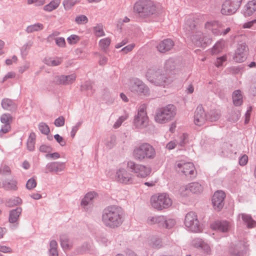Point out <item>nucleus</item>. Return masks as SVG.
Listing matches in <instances>:
<instances>
[{"instance_id":"obj_61","label":"nucleus","mask_w":256,"mask_h":256,"mask_svg":"<svg viewBox=\"0 0 256 256\" xmlns=\"http://www.w3.org/2000/svg\"><path fill=\"white\" fill-rule=\"evenodd\" d=\"M56 170L55 172L56 174H58V172H62L64 168V162H57V166H56Z\"/></svg>"},{"instance_id":"obj_30","label":"nucleus","mask_w":256,"mask_h":256,"mask_svg":"<svg viewBox=\"0 0 256 256\" xmlns=\"http://www.w3.org/2000/svg\"><path fill=\"white\" fill-rule=\"evenodd\" d=\"M36 134L32 132L30 134L27 141V148L30 151H33L34 150L36 140Z\"/></svg>"},{"instance_id":"obj_57","label":"nucleus","mask_w":256,"mask_h":256,"mask_svg":"<svg viewBox=\"0 0 256 256\" xmlns=\"http://www.w3.org/2000/svg\"><path fill=\"white\" fill-rule=\"evenodd\" d=\"M57 166V162H53L49 163L46 166V170L50 172H54L56 170V166Z\"/></svg>"},{"instance_id":"obj_18","label":"nucleus","mask_w":256,"mask_h":256,"mask_svg":"<svg viewBox=\"0 0 256 256\" xmlns=\"http://www.w3.org/2000/svg\"><path fill=\"white\" fill-rule=\"evenodd\" d=\"M76 76L73 74L70 75H60L54 77V82L58 85H68L73 83L76 80Z\"/></svg>"},{"instance_id":"obj_36","label":"nucleus","mask_w":256,"mask_h":256,"mask_svg":"<svg viewBox=\"0 0 256 256\" xmlns=\"http://www.w3.org/2000/svg\"><path fill=\"white\" fill-rule=\"evenodd\" d=\"M81 90L88 92V94H92L94 90L92 88V83L90 82L86 81L81 86Z\"/></svg>"},{"instance_id":"obj_60","label":"nucleus","mask_w":256,"mask_h":256,"mask_svg":"<svg viewBox=\"0 0 256 256\" xmlns=\"http://www.w3.org/2000/svg\"><path fill=\"white\" fill-rule=\"evenodd\" d=\"M226 60V57L225 56H220L217 58L215 62V65L216 67H220L222 65V63Z\"/></svg>"},{"instance_id":"obj_34","label":"nucleus","mask_w":256,"mask_h":256,"mask_svg":"<svg viewBox=\"0 0 256 256\" xmlns=\"http://www.w3.org/2000/svg\"><path fill=\"white\" fill-rule=\"evenodd\" d=\"M96 196V194L94 192H88L82 200V205L84 206H87Z\"/></svg>"},{"instance_id":"obj_33","label":"nucleus","mask_w":256,"mask_h":256,"mask_svg":"<svg viewBox=\"0 0 256 256\" xmlns=\"http://www.w3.org/2000/svg\"><path fill=\"white\" fill-rule=\"evenodd\" d=\"M44 28V26L42 24L40 23H37L35 24H32L30 26H28L26 30V31L28 33H32L34 32H38L40 30H42Z\"/></svg>"},{"instance_id":"obj_16","label":"nucleus","mask_w":256,"mask_h":256,"mask_svg":"<svg viewBox=\"0 0 256 256\" xmlns=\"http://www.w3.org/2000/svg\"><path fill=\"white\" fill-rule=\"evenodd\" d=\"M0 120L1 122L4 124L0 130V137H2L4 134L8 132L10 130V124L12 122V117L10 114H4L0 116Z\"/></svg>"},{"instance_id":"obj_7","label":"nucleus","mask_w":256,"mask_h":256,"mask_svg":"<svg viewBox=\"0 0 256 256\" xmlns=\"http://www.w3.org/2000/svg\"><path fill=\"white\" fill-rule=\"evenodd\" d=\"M151 206L157 210L170 208L172 204V201L169 195L166 193H160L152 195L150 199Z\"/></svg>"},{"instance_id":"obj_39","label":"nucleus","mask_w":256,"mask_h":256,"mask_svg":"<svg viewBox=\"0 0 256 256\" xmlns=\"http://www.w3.org/2000/svg\"><path fill=\"white\" fill-rule=\"evenodd\" d=\"M176 222V220L173 218H168L166 220L164 218V223L162 224L161 227L167 228H170L174 226Z\"/></svg>"},{"instance_id":"obj_28","label":"nucleus","mask_w":256,"mask_h":256,"mask_svg":"<svg viewBox=\"0 0 256 256\" xmlns=\"http://www.w3.org/2000/svg\"><path fill=\"white\" fill-rule=\"evenodd\" d=\"M216 22H214L212 24L210 22H206L205 27L206 28L211 30L213 34L216 36H218L222 34V30L220 28H216V26L215 24Z\"/></svg>"},{"instance_id":"obj_64","label":"nucleus","mask_w":256,"mask_h":256,"mask_svg":"<svg viewBox=\"0 0 256 256\" xmlns=\"http://www.w3.org/2000/svg\"><path fill=\"white\" fill-rule=\"evenodd\" d=\"M46 157L52 159H57L60 157V155L58 152H56L52 154H48L46 155Z\"/></svg>"},{"instance_id":"obj_38","label":"nucleus","mask_w":256,"mask_h":256,"mask_svg":"<svg viewBox=\"0 0 256 256\" xmlns=\"http://www.w3.org/2000/svg\"><path fill=\"white\" fill-rule=\"evenodd\" d=\"M179 194L182 197H186L191 195V191L189 186H182L179 190Z\"/></svg>"},{"instance_id":"obj_26","label":"nucleus","mask_w":256,"mask_h":256,"mask_svg":"<svg viewBox=\"0 0 256 256\" xmlns=\"http://www.w3.org/2000/svg\"><path fill=\"white\" fill-rule=\"evenodd\" d=\"M232 102L235 106H238L242 104V96L240 90H234L232 93Z\"/></svg>"},{"instance_id":"obj_29","label":"nucleus","mask_w":256,"mask_h":256,"mask_svg":"<svg viewBox=\"0 0 256 256\" xmlns=\"http://www.w3.org/2000/svg\"><path fill=\"white\" fill-rule=\"evenodd\" d=\"M220 112L218 110H211L207 114V120L215 122L220 118Z\"/></svg>"},{"instance_id":"obj_32","label":"nucleus","mask_w":256,"mask_h":256,"mask_svg":"<svg viewBox=\"0 0 256 256\" xmlns=\"http://www.w3.org/2000/svg\"><path fill=\"white\" fill-rule=\"evenodd\" d=\"M21 212L22 210L20 208H16V210H12L10 214V222L12 223L16 222L21 214Z\"/></svg>"},{"instance_id":"obj_3","label":"nucleus","mask_w":256,"mask_h":256,"mask_svg":"<svg viewBox=\"0 0 256 256\" xmlns=\"http://www.w3.org/2000/svg\"><path fill=\"white\" fill-rule=\"evenodd\" d=\"M134 8L138 16L142 18L156 17L160 14V10L150 0H140L134 4Z\"/></svg>"},{"instance_id":"obj_47","label":"nucleus","mask_w":256,"mask_h":256,"mask_svg":"<svg viewBox=\"0 0 256 256\" xmlns=\"http://www.w3.org/2000/svg\"><path fill=\"white\" fill-rule=\"evenodd\" d=\"M158 179L156 178L148 177L144 182V184L148 186H152L158 182Z\"/></svg>"},{"instance_id":"obj_49","label":"nucleus","mask_w":256,"mask_h":256,"mask_svg":"<svg viewBox=\"0 0 256 256\" xmlns=\"http://www.w3.org/2000/svg\"><path fill=\"white\" fill-rule=\"evenodd\" d=\"M200 243V246L204 252L206 254H209L211 252V248L210 246L206 244L202 240H198Z\"/></svg>"},{"instance_id":"obj_50","label":"nucleus","mask_w":256,"mask_h":256,"mask_svg":"<svg viewBox=\"0 0 256 256\" xmlns=\"http://www.w3.org/2000/svg\"><path fill=\"white\" fill-rule=\"evenodd\" d=\"M36 186V182L34 178H32L28 180L26 183V188L28 190H32Z\"/></svg>"},{"instance_id":"obj_45","label":"nucleus","mask_w":256,"mask_h":256,"mask_svg":"<svg viewBox=\"0 0 256 256\" xmlns=\"http://www.w3.org/2000/svg\"><path fill=\"white\" fill-rule=\"evenodd\" d=\"M75 22L78 24H85L88 22V18L86 16L82 14L76 17Z\"/></svg>"},{"instance_id":"obj_19","label":"nucleus","mask_w":256,"mask_h":256,"mask_svg":"<svg viewBox=\"0 0 256 256\" xmlns=\"http://www.w3.org/2000/svg\"><path fill=\"white\" fill-rule=\"evenodd\" d=\"M174 46V41L170 38H166L159 42L156 46L157 50L161 53H165L170 50Z\"/></svg>"},{"instance_id":"obj_24","label":"nucleus","mask_w":256,"mask_h":256,"mask_svg":"<svg viewBox=\"0 0 256 256\" xmlns=\"http://www.w3.org/2000/svg\"><path fill=\"white\" fill-rule=\"evenodd\" d=\"M176 67V63L174 60L172 58H170L166 60L164 64V70L165 73L171 74L172 76L174 74V70Z\"/></svg>"},{"instance_id":"obj_11","label":"nucleus","mask_w":256,"mask_h":256,"mask_svg":"<svg viewBox=\"0 0 256 256\" xmlns=\"http://www.w3.org/2000/svg\"><path fill=\"white\" fill-rule=\"evenodd\" d=\"M176 170L179 172L187 176L188 175H193L196 172V168L192 162H185L184 161H180L176 164Z\"/></svg>"},{"instance_id":"obj_8","label":"nucleus","mask_w":256,"mask_h":256,"mask_svg":"<svg viewBox=\"0 0 256 256\" xmlns=\"http://www.w3.org/2000/svg\"><path fill=\"white\" fill-rule=\"evenodd\" d=\"M184 224L192 232H200L202 230V225L198 219L197 214L194 212H190L186 214Z\"/></svg>"},{"instance_id":"obj_9","label":"nucleus","mask_w":256,"mask_h":256,"mask_svg":"<svg viewBox=\"0 0 256 256\" xmlns=\"http://www.w3.org/2000/svg\"><path fill=\"white\" fill-rule=\"evenodd\" d=\"M129 89L132 92L138 94L147 96L150 94L148 87L138 78H134L130 80Z\"/></svg>"},{"instance_id":"obj_15","label":"nucleus","mask_w":256,"mask_h":256,"mask_svg":"<svg viewBox=\"0 0 256 256\" xmlns=\"http://www.w3.org/2000/svg\"><path fill=\"white\" fill-rule=\"evenodd\" d=\"M128 168L132 172L135 173H140L137 176H144V174L142 173V172H144V174L146 176L150 175L151 172V169L149 167H146L143 165L136 164L132 161H130L128 162Z\"/></svg>"},{"instance_id":"obj_40","label":"nucleus","mask_w":256,"mask_h":256,"mask_svg":"<svg viewBox=\"0 0 256 256\" xmlns=\"http://www.w3.org/2000/svg\"><path fill=\"white\" fill-rule=\"evenodd\" d=\"M94 30L96 36L100 37L104 36L105 33L102 28V26L101 24H98L94 28Z\"/></svg>"},{"instance_id":"obj_23","label":"nucleus","mask_w":256,"mask_h":256,"mask_svg":"<svg viewBox=\"0 0 256 256\" xmlns=\"http://www.w3.org/2000/svg\"><path fill=\"white\" fill-rule=\"evenodd\" d=\"M256 10V0L248 2L244 6V15L245 17L252 16Z\"/></svg>"},{"instance_id":"obj_27","label":"nucleus","mask_w":256,"mask_h":256,"mask_svg":"<svg viewBox=\"0 0 256 256\" xmlns=\"http://www.w3.org/2000/svg\"><path fill=\"white\" fill-rule=\"evenodd\" d=\"M239 218L241 217L243 222L246 224L248 228H252L256 226V222L254 220L251 216L246 214H241L239 215Z\"/></svg>"},{"instance_id":"obj_51","label":"nucleus","mask_w":256,"mask_h":256,"mask_svg":"<svg viewBox=\"0 0 256 256\" xmlns=\"http://www.w3.org/2000/svg\"><path fill=\"white\" fill-rule=\"evenodd\" d=\"M39 150L42 152L50 153L52 150V148L50 146L42 144L40 146Z\"/></svg>"},{"instance_id":"obj_25","label":"nucleus","mask_w":256,"mask_h":256,"mask_svg":"<svg viewBox=\"0 0 256 256\" xmlns=\"http://www.w3.org/2000/svg\"><path fill=\"white\" fill-rule=\"evenodd\" d=\"M164 221V216H148L146 220V224L148 225H154L157 224L161 227L162 224Z\"/></svg>"},{"instance_id":"obj_44","label":"nucleus","mask_w":256,"mask_h":256,"mask_svg":"<svg viewBox=\"0 0 256 256\" xmlns=\"http://www.w3.org/2000/svg\"><path fill=\"white\" fill-rule=\"evenodd\" d=\"M80 40V37L76 34H72L67 38L68 43L71 45L76 44Z\"/></svg>"},{"instance_id":"obj_2","label":"nucleus","mask_w":256,"mask_h":256,"mask_svg":"<svg viewBox=\"0 0 256 256\" xmlns=\"http://www.w3.org/2000/svg\"><path fill=\"white\" fill-rule=\"evenodd\" d=\"M147 80L156 86H164L170 84L174 76L169 74L165 73L162 69L156 68H149L146 73Z\"/></svg>"},{"instance_id":"obj_59","label":"nucleus","mask_w":256,"mask_h":256,"mask_svg":"<svg viewBox=\"0 0 256 256\" xmlns=\"http://www.w3.org/2000/svg\"><path fill=\"white\" fill-rule=\"evenodd\" d=\"M248 162V156L246 154L242 155L239 158V164L242 166H245Z\"/></svg>"},{"instance_id":"obj_55","label":"nucleus","mask_w":256,"mask_h":256,"mask_svg":"<svg viewBox=\"0 0 256 256\" xmlns=\"http://www.w3.org/2000/svg\"><path fill=\"white\" fill-rule=\"evenodd\" d=\"M55 41L56 44L60 47L64 48L66 46L65 40L62 37L56 38Z\"/></svg>"},{"instance_id":"obj_46","label":"nucleus","mask_w":256,"mask_h":256,"mask_svg":"<svg viewBox=\"0 0 256 256\" xmlns=\"http://www.w3.org/2000/svg\"><path fill=\"white\" fill-rule=\"evenodd\" d=\"M39 130L44 134H48L50 130L48 126L44 122H41L39 124Z\"/></svg>"},{"instance_id":"obj_5","label":"nucleus","mask_w":256,"mask_h":256,"mask_svg":"<svg viewBox=\"0 0 256 256\" xmlns=\"http://www.w3.org/2000/svg\"><path fill=\"white\" fill-rule=\"evenodd\" d=\"M133 156L136 160L140 161L153 159L156 156L155 149L148 143H142L134 148Z\"/></svg>"},{"instance_id":"obj_52","label":"nucleus","mask_w":256,"mask_h":256,"mask_svg":"<svg viewBox=\"0 0 256 256\" xmlns=\"http://www.w3.org/2000/svg\"><path fill=\"white\" fill-rule=\"evenodd\" d=\"M82 124V122H78L72 128V131L70 132V136L72 138H74L76 133L77 131L78 130L79 128L81 126Z\"/></svg>"},{"instance_id":"obj_58","label":"nucleus","mask_w":256,"mask_h":256,"mask_svg":"<svg viewBox=\"0 0 256 256\" xmlns=\"http://www.w3.org/2000/svg\"><path fill=\"white\" fill-rule=\"evenodd\" d=\"M44 3V0H27V4H34L36 6H42Z\"/></svg>"},{"instance_id":"obj_1","label":"nucleus","mask_w":256,"mask_h":256,"mask_svg":"<svg viewBox=\"0 0 256 256\" xmlns=\"http://www.w3.org/2000/svg\"><path fill=\"white\" fill-rule=\"evenodd\" d=\"M183 30L186 36L197 46L205 48L211 42V40L204 36L203 33L198 29L194 18L190 17L186 19Z\"/></svg>"},{"instance_id":"obj_37","label":"nucleus","mask_w":256,"mask_h":256,"mask_svg":"<svg viewBox=\"0 0 256 256\" xmlns=\"http://www.w3.org/2000/svg\"><path fill=\"white\" fill-rule=\"evenodd\" d=\"M62 62V59L60 58H57L55 60H52V58H48L46 60V64L52 66H58Z\"/></svg>"},{"instance_id":"obj_20","label":"nucleus","mask_w":256,"mask_h":256,"mask_svg":"<svg viewBox=\"0 0 256 256\" xmlns=\"http://www.w3.org/2000/svg\"><path fill=\"white\" fill-rule=\"evenodd\" d=\"M247 250L248 246L246 244L239 242L232 246L230 249V252L234 256H244Z\"/></svg>"},{"instance_id":"obj_63","label":"nucleus","mask_w":256,"mask_h":256,"mask_svg":"<svg viewBox=\"0 0 256 256\" xmlns=\"http://www.w3.org/2000/svg\"><path fill=\"white\" fill-rule=\"evenodd\" d=\"M134 46H135L134 44H128V46H126L125 47L123 48L121 50L122 52H124V53L126 54L128 52L131 51L133 49V48L134 47Z\"/></svg>"},{"instance_id":"obj_48","label":"nucleus","mask_w":256,"mask_h":256,"mask_svg":"<svg viewBox=\"0 0 256 256\" xmlns=\"http://www.w3.org/2000/svg\"><path fill=\"white\" fill-rule=\"evenodd\" d=\"M4 186L8 190H16V184L15 181L6 182L4 184Z\"/></svg>"},{"instance_id":"obj_22","label":"nucleus","mask_w":256,"mask_h":256,"mask_svg":"<svg viewBox=\"0 0 256 256\" xmlns=\"http://www.w3.org/2000/svg\"><path fill=\"white\" fill-rule=\"evenodd\" d=\"M1 105L2 108L8 111H14L17 108V104L12 100L10 98H4L2 100Z\"/></svg>"},{"instance_id":"obj_43","label":"nucleus","mask_w":256,"mask_h":256,"mask_svg":"<svg viewBox=\"0 0 256 256\" xmlns=\"http://www.w3.org/2000/svg\"><path fill=\"white\" fill-rule=\"evenodd\" d=\"M80 0H64L63 1V5L66 10H68L73 6L76 4Z\"/></svg>"},{"instance_id":"obj_42","label":"nucleus","mask_w":256,"mask_h":256,"mask_svg":"<svg viewBox=\"0 0 256 256\" xmlns=\"http://www.w3.org/2000/svg\"><path fill=\"white\" fill-rule=\"evenodd\" d=\"M61 245L64 250H68L72 246V244L66 238H61Z\"/></svg>"},{"instance_id":"obj_10","label":"nucleus","mask_w":256,"mask_h":256,"mask_svg":"<svg viewBox=\"0 0 256 256\" xmlns=\"http://www.w3.org/2000/svg\"><path fill=\"white\" fill-rule=\"evenodd\" d=\"M242 0H226L222 5L221 12L224 15L234 14L241 6Z\"/></svg>"},{"instance_id":"obj_62","label":"nucleus","mask_w":256,"mask_h":256,"mask_svg":"<svg viewBox=\"0 0 256 256\" xmlns=\"http://www.w3.org/2000/svg\"><path fill=\"white\" fill-rule=\"evenodd\" d=\"M0 252L4 253H11L12 251V248L10 247L0 245Z\"/></svg>"},{"instance_id":"obj_13","label":"nucleus","mask_w":256,"mask_h":256,"mask_svg":"<svg viewBox=\"0 0 256 256\" xmlns=\"http://www.w3.org/2000/svg\"><path fill=\"white\" fill-rule=\"evenodd\" d=\"M225 197L226 194L222 190H217L214 193L212 201L216 210H220L223 208Z\"/></svg>"},{"instance_id":"obj_35","label":"nucleus","mask_w":256,"mask_h":256,"mask_svg":"<svg viewBox=\"0 0 256 256\" xmlns=\"http://www.w3.org/2000/svg\"><path fill=\"white\" fill-rule=\"evenodd\" d=\"M191 194H198L202 191V186L198 183L194 182L188 184Z\"/></svg>"},{"instance_id":"obj_53","label":"nucleus","mask_w":256,"mask_h":256,"mask_svg":"<svg viewBox=\"0 0 256 256\" xmlns=\"http://www.w3.org/2000/svg\"><path fill=\"white\" fill-rule=\"evenodd\" d=\"M64 118L62 116H60L54 120V124L57 127H60L64 124Z\"/></svg>"},{"instance_id":"obj_54","label":"nucleus","mask_w":256,"mask_h":256,"mask_svg":"<svg viewBox=\"0 0 256 256\" xmlns=\"http://www.w3.org/2000/svg\"><path fill=\"white\" fill-rule=\"evenodd\" d=\"M54 138L56 142L62 146L66 144V142L64 140V138L58 134L54 135Z\"/></svg>"},{"instance_id":"obj_21","label":"nucleus","mask_w":256,"mask_h":256,"mask_svg":"<svg viewBox=\"0 0 256 256\" xmlns=\"http://www.w3.org/2000/svg\"><path fill=\"white\" fill-rule=\"evenodd\" d=\"M211 228L214 230L226 232L231 228L232 224L227 221L216 222L211 225Z\"/></svg>"},{"instance_id":"obj_14","label":"nucleus","mask_w":256,"mask_h":256,"mask_svg":"<svg viewBox=\"0 0 256 256\" xmlns=\"http://www.w3.org/2000/svg\"><path fill=\"white\" fill-rule=\"evenodd\" d=\"M248 48L245 43L239 44L234 56V60L238 62H242L246 58Z\"/></svg>"},{"instance_id":"obj_41","label":"nucleus","mask_w":256,"mask_h":256,"mask_svg":"<svg viewBox=\"0 0 256 256\" xmlns=\"http://www.w3.org/2000/svg\"><path fill=\"white\" fill-rule=\"evenodd\" d=\"M111 42V40L109 38L102 39L99 42V44L100 48L105 50L108 48Z\"/></svg>"},{"instance_id":"obj_12","label":"nucleus","mask_w":256,"mask_h":256,"mask_svg":"<svg viewBox=\"0 0 256 256\" xmlns=\"http://www.w3.org/2000/svg\"><path fill=\"white\" fill-rule=\"evenodd\" d=\"M148 118L144 108H140L134 120V125L138 128H143L146 126Z\"/></svg>"},{"instance_id":"obj_56","label":"nucleus","mask_w":256,"mask_h":256,"mask_svg":"<svg viewBox=\"0 0 256 256\" xmlns=\"http://www.w3.org/2000/svg\"><path fill=\"white\" fill-rule=\"evenodd\" d=\"M10 174V168L7 166H4L0 168V174L2 175H9Z\"/></svg>"},{"instance_id":"obj_31","label":"nucleus","mask_w":256,"mask_h":256,"mask_svg":"<svg viewBox=\"0 0 256 256\" xmlns=\"http://www.w3.org/2000/svg\"><path fill=\"white\" fill-rule=\"evenodd\" d=\"M60 0H53L48 4L46 5L44 7V10L47 12H51L56 9L59 6Z\"/></svg>"},{"instance_id":"obj_4","label":"nucleus","mask_w":256,"mask_h":256,"mask_svg":"<svg viewBox=\"0 0 256 256\" xmlns=\"http://www.w3.org/2000/svg\"><path fill=\"white\" fill-rule=\"evenodd\" d=\"M102 221L108 226L115 228L122 223V212L116 206H108L104 209L102 214Z\"/></svg>"},{"instance_id":"obj_6","label":"nucleus","mask_w":256,"mask_h":256,"mask_svg":"<svg viewBox=\"0 0 256 256\" xmlns=\"http://www.w3.org/2000/svg\"><path fill=\"white\" fill-rule=\"evenodd\" d=\"M176 114V107L173 104H168L156 110L154 120L158 124H166L171 120L175 116Z\"/></svg>"},{"instance_id":"obj_17","label":"nucleus","mask_w":256,"mask_h":256,"mask_svg":"<svg viewBox=\"0 0 256 256\" xmlns=\"http://www.w3.org/2000/svg\"><path fill=\"white\" fill-rule=\"evenodd\" d=\"M207 114H206L202 105L197 106L194 116V122L198 126H202L207 120Z\"/></svg>"}]
</instances>
